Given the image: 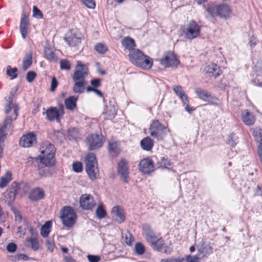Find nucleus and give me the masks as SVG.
<instances>
[{
	"label": "nucleus",
	"instance_id": "nucleus-1",
	"mask_svg": "<svg viewBox=\"0 0 262 262\" xmlns=\"http://www.w3.org/2000/svg\"><path fill=\"white\" fill-rule=\"evenodd\" d=\"M88 74L89 71L87 67L80 61H77L75 71L72 76V80L74 82L72 88L74 93L82 94L84 92L85 85L87 84L85 78Z\"/></svg>",
	"mask_w": 262,
	"mask_h": 262
},
{
	"label": "nucleus",
	"instance_id": "nucleus-2",
	"mask_svg": "<svg viewBox=\"0 0 262 262\" xmlns=\"http://www.w3.org/2000/svg\"><path fill=\"white\" fill-rule=\"evenodd\" d=\"M55 152L54 146L50 143L46 145L45 150L41 151V154L43 155V156L39 157L40 162L44 164L45 166L39 167L38 169V173L40 177H46L52 174L53 171L50 167L53 166L55 163Z\"/></svg>",
	"mask_w": 262,
	"mask_h": 262
},
{
	"label": "nucleus",
	"instance_id": "nucleus-3",
	"mask_svg": "<svg viewBox=\"0 0 262 262\" xmlns=\"http://www.w3.org/2000/svg\"><path fill=\"white\" fill-rule=\"evenodd\" d=\"M85 162V169L89 178L92 181L96 180L99 174V170L95 154L89 153L86 156Z\"/></svg>",
	"mask_w": 262,
	"mask_h": 262
},
{
	"label": "nucleus",
	"instance_id": "nucleus-4",
	"mask_svg": "<svg viewBox=\"0 0 262 262\" xmlns=\"http://www.w3.org/2000/svg\"><path fill=\"white\" fill-rule=\"evenodd\" d=\"M150 135L158 141L164 139L169 130L161 123L158 120H154L150 124L149 128Z\"/></svg>",
	"mask_w": 262,
	"mask_h": 262
},
{
	"label": "nucleus",
	"instance_id": "nucleus-5",
	"mask_svg": "<svg viewBox=\"0 0 262 262\" xmlns=\"http://www.w3.org/2000/svg\"><path fill=\"white\" fill-rule=\"evenodd\" d=\"M60 219L64 226L72 227L76 220V213L73 208L70 206L62 207L60 211Z\"/></svg>",
	"mask_w": 262,
	"mask_h": 262
},
{
	"label": "nucleus",
	"instance_id": "nucleus-6",
	"mask_svg": "<svg viewBox=\"0 0 262 262\" xmlns=\"http://www.w3.org/2000/svg\"><path fill=\"white\" fill-rule=\"evenodd\" d=\"M182 32L185 38L192 40L200 35L201 28L195 21L191 20L186 25V28L183 29Z\"/></svg>",
	"mask_w": 262,
	"mask_h": 262
},
{
	"label": "nucleus",
	"instance_id": "nucleus-7",
	"mask_svg": "<svg viewBox=\"0 0 262 262\" xmlns=\"http://www.w3.org/2000/svg\"><path fill=\"white\" fill-rule=\"evenodd\" d=\"M179 63L177 56L172 52L165 53L160 59V64L165 68L177 67Z\"/></svg>",
	"mask_w": 262,
	"mask_h": 262
},
{
	"label": "nucleus",
	"instance_id": "nucleus-8",
	"mask_svg": "<svg viewBox=\"0 0 262 262\" xmlns=\"http://www.w3.org/2000/svg\"><path fill=\"white\" fill-rule=\"evenodd\" d=\"M87 144L90 150H96L103 144V137L97 134H91L86 138Z\"/></svg>",
	"mask_w": 262,
	"mask_h": 262
},
{
	"label": "nucleus",
	"instance_id": "nucleus-9",
	"mask_svg": "<svg viewBox=\"0 0 262 262\" xmlns=\"http://www.w3.org/2000/svg\"><path fill=\"white\" fill-rule=\"evenodd\" d=\"M94 198L90 194H82L80 198V206L85 210H91L95 206Z\"/></svg>",
	"mask_w": 262,
	"mask_h": 262
},
{
	"label": "nucleus",
	"instance_id": "nucleus-10",
	"mask_svg": "<svg viewBox=\"0 0 262 262\" xmlns=\"http://www.w3.org/2000/svg\"><path fill=\"white\" fill-rule=\"evenodd\" d=\"M118 173L125 183H128V168L127 161L122 159L118 163Z\"/></svg>",
	"mask_w": 262,
	"mask_h": 262
},
{
	"label": "nucleus",
	"instance_id": "nucleus-11",
	"mask_svg": "<svg viewBox=\"0 0 262 262\" xmlns=\"http://www.w3.org/2000/svg\"><path fill=\"white\" fill-rule=\"evenodd\" d=\"M64 39L69 46L75 47L80 44L81 35L79 33L71 32L67 34Z\"/></svg>",
	"mask_w": 262,
	"mask_h": 262
},
{
	"label": "nucleus",
	"instance_id": "nucleus-12",
	"mask_svg": "<svg viewBox=\"0 0 262 262\" xmlns=\"http://www.w3.org/2000/svg\"><path fill=\"white\" fill-rule=\"evenodd\" d=\"M140 171L144 174H149L154 170L152 160L147 158L142 160L139 163Z\"/></svg>",
	"mask_w": 262,
	"mask_h": 262
},
{
	"label": "nucleus",
	"instance_id": "nucleus-13",
	"mask_svg": "<svg viewBox=\"0 0 262 262\" xmlns=\"http://www.w3.org/2000/svg\"><path fill=\"white\" fill-rule=\"evenodd\" d=\"M30 23L28 16L23 13L19 25V31L23 39H26L29 30Z\"/></svg>",
	"mask_w": 262,
	"mask_h": 262
},
{
	"label": "nucleus",
	"instance_id": "nucleus-14",
	"mask_svg": "<svg viewBox=\"0 0 262 262\" xmlns=\"http://www.w3.org/2000/svg\"><path fill=\"white\" fill-rule=\"evenodd\" d=\"M142 229L143 235L149 243L155 241L160 236V235L156 233L151 227L147 224L144 225Z\"/></svg>",
	"mask_w": 262,
	"mask_h": 262
},
{
	"label": "nucleus",
	"instance_id": "nucleus-15",
	"mask_svg": "<svg viewBox=\"0 0 262 262\" xmlns=\"http://www.w3.org/2000/svg\"><path fill=\"white\" fill-rule=\"evenodd\" d=\"M36 142V136L33 133H29L23 136L19 140V145L24 147H29Z\"/></svg>",
	"mask_w": 262,
	"mask_h": 262
},
{
	"label": "nucleus",
	"instance_id": "nucleus-16",
	"mask_svg": "<svg viewBox=\"0 0 262 262\" xmlns=\"http://www.w3.org/2000/svg\"><path fill=\"white\" fill-rule=\"evenodd\" d=\"M19 189V184L16 182H14L10 190L5 194V197L7 199L9 205L11 204L14 201Z\"/></svg>",
	"mask_w": 262,
	"mask_h": 262
},
{
	"label": "nucleus",
	"instance_id": "nucleus-17",
	"mask_svg": "<svg viewBox=\"0 0 262 262\" xmlns=\"http://www.w3.org/2000/svg\"><path fill=\"white\" fill-rule=\"evenodd\" d=\"M113 217L119 224L123 223L125 219V213L123 209L119 206L113 207L112 210Z\"/></svg>",
	"mask_w": 262,
	"mask_h": 262
},
{
	"label": "nucleus",
	"instance_id": "nucleus-18",
	"mask_svg": "<svg viewBox=\"0 0 262 262\" xmlns=\"http://www.w3.org/2000/svg\"><path fill=\"white\" fill-rule=\"evenodd\" d=\"M204 72L210 77L216 78L221 74L220 67L216 64L211 63L206 66L204 69Z\"/></svg>",
	"mask_w": 262,
	"mask_h": 262
},
{
	"label": "nucleus",
	"instance_id": "nucleus-19",
	"mask_svg": "<svg viewBox=\"0 0 262 262\" xmlns=\"http://www.w3.org/2000/svg\"><path fill=\"white\" fill-rule=\"evenodd\" d=\"M144 54L138 49L130 51L128 55L132 62L137 66H139L141 63L142 59L144 58Z\"/></svg>",
	"mask_w": 262,
	"mask_h": 262
},
{
	"label": "nucleus",
	"instance_id": "nucleus-20",
	"mask_svg": "<svg viewBox=\"0 0 262 262\" xmlns=\"http://www.w3.org/2000/svg\"><path fill=\"white\" fill-rule=\"evenodd\" d=\"M231 12L230 7L225 4H221L217 5V16L220 18H226L228 17Z\"/></svg>",
	"mask_w": 262,
	"mask_h": 262
},
{
	"label": "nucleus",
	"instance_id": "nucleus-21",
	"mask_svg": "<svg viewBox=\"0 0 262 262\" xmlns=\"http://www.w3.org/2000/svg\"><path fill=\"white\" fill-rule=\"evenodd\" d=\"M195 92L199 98L204 101L210 102L216 99L215 97L212 95L210 93L201 88L195 89Z\"/></svg>",
	"mask_w": 262,
	"mask_h": 262
},
{
	"label": "nucleus",
	"instance_id": "nucleus-22",
	"mask_svg": "<svg viewBox=\"0 0 262 262\" xmlns=\"http://www.w3.org/2000/svg\"><path fill=\"white\" fill-rule=\"evenodd\" d=\"M44 196V190L39 187H36L31 191L29 198L32 201H37L43 199Z\"/></svg>",
	"mask_w": 262,
	"mask_h": 262
},
{
	"label": "nucleus",
	"instance_id": "nucleus-23",
	"mask_svg": "<svg viewBox=\"0 0 262 262\" xmlns=\"http://www.w3.org/2000/svg\"><path fill=\"white\" fill-rule=\"evenodd\" d=\"M43 114L46 115V118L49 121H53L56 119L57 121H59L60 120L59 112L56 107H51L46 112H43Z\"/></svg>",
	"mask_w": 262,
	"mask_h": 262
},
{
	"label": "nucleus",
	"instance_id": "nucleus-24",
	"mask_svg": "<svg viewBox=\"0 0 262 262\" xmlns=\"http://www.w3.org/2000/svg\"><path fill=\"white\" fill-rule=\"evenodd\" d=\"M242 119L247 125H252L254 124L255 119L254 116L247 110L242 112Z\"/></svg>",
	"mask_w": 262,
	"mask_h": 262
},
{
	"label": "nucleus",
	"instance_id": "nucleus-25",
	"mask_svg": "<svg viewBox=\"0 0 262 262\" xmlns=\"http://www.w3.org/2000/svg\"><path fill=\"white\" fill-rule=\"evenodd\" d=\"M79 130L77 127H71L67 130V137L70 140H77L80 138Z\"/></svg>",
	"mask_w": 262,
	"mask_h": 262
},
{
	"label": "nucleus",
	"instance_id": "nucleus-26",
	"mask_svg": "<svg viewBox=\"0 0 262 262\" xmlns=\"http://www.w3.org/2000/svg\"><path fill=\"white\" fill-rule=\"evenodd\" d=\"M78 100V97L72 96L66 98L64 100V104L68 110H73L76 106V102Z\"/></svg>",
	"mask_w": 262,
	"mask_h": 262
},
{
	"label": "nucleus",
	"instance_id": "nucleus-27",
	"mask_svg": "<svg viewBox=\"0 0 262 262\" xmlns=\"http://www.w3.org/2000/svg\"><path fill=\"white\" fill-rule=\"evenodd\" d=\"M140 145L143 149L149 151L152 149L154 146L153 141L149 137H146L141 140L140 141Z\"/></svg>",
	"mask_w": 262,
	"mask_h": 262
},
{
	"label": "nucleus",
	"instance_id": "nucleus-28",
	"mask_svg": "<svg viewBox=\"0 0 262 262\" xmlns=\"http://www.w3.org/2000/svg\"><path fill=\"white\" fill-rule=\"evenodd\" d=\"M198 252L199 254H202L203 257H207L212 252V248L209 245L206 243H203L201 246L199 248Z\"/></svg>",
	"mask_w": 262,
	"mask_h": 262
},
{
	"label": "nucleus",
	"instance_id": "nucleus-29",
	"mask_svg": "<svg viewBox=\"0 0 262 262\" xmlns=\"http://www.w3.org/2000/svg\"><path fill=\"white\" fill-rule=\"evenodd\" d=\"M149 244L154 250L161 251L163 247L164 242L162 238L159 236L155 241L151 242Z\"/></svg>",
	"mask_w": 262,
	"mask_h": 262
},
{
	"label": "nucleus",
	"instance_id": "nucleus-30",
	"mask_svg": "<svg viewBox=\"0 0 262 262\" xmlns=\"http://www.w3.org/2000/svg\"><path fill=\"white\" fill-rule=\"evenodd\" d=\"M122 46L126 49L132 51L134 50L135 43L134 39L130 37H126L122 41Z\"/></svg>",
	"mask_w": 262,
	"mask_h": 262
},
{
	"label": "nucleus",
	"instance_id": "nucleus-31",
	"mask_svg": "<svg viewBox=\"0 0 262 262\" xmlns=\"http://www.w3.org/2000/svg\"><path fill=\"white\" fill-rule=\"evenodd\" d=\"M52 224L51 221H47L41 227L40 229V234L43 237H47L51 231Z\"/></svg>",
	"mask_w": 262,
	"mask_h": 262
},
{
	"label": "nucleus",
	"instance_id": "nucleus-32",
	"mask_svg": "<svg viewBox=\"0 0 262 262\" xmlns=\"http://www.w3.org/2000/svg\"><path fill=\"white\" fill-rule=\"evenodd\" d=\"M141 63L138 67L144 69H150L152 65V59L149 56L144 55Z\"/></svg>",
	"mask_w": 262,
	"mask_h": 262
},
{
	"label": "nucleus",
	"instance_id": "nucleus-33",
	"mask_svg": "<svg viewBox=\"0 0 262 262\" xmlns=\"http://www.w3.org/2000/svg\"><path fill=\"white\" fill-rule=\"evenodd\" d=\"M32 63V53L31 52L27 53L23 60V69L27 70Z\"/></svg>",
	"mask_w": 262,
	"mask_h": 262
},
{
	"label": "nucleus",
	"instance_id": "nucleus-34",
	"mask_svg": "<svg viewBox=\"0 0 262 262\" xmlns=\"http://www.w3.org/2000/svg\"><path fill=\"white\" fill-rule=\"evenodd\" d=\"M108 150L113 156H118L120 152V149L118 147L117 142H115L109 143Z\"/></svg>",
	"mask_w": 262,
	"mask_h": 262
},
{
	"label": "nucleus",
	"instance_id": "nucleus-35",
	"mask_svg": "<svg viewBox=\"0 0 262 262\" xmlns=\"http://www.w3.org/2000/svg\"><path fill=\"white\" fill-rule=\"evenodd\" d=\"M157 159V164L159 167L167 168L168 166H170V162L167 158L163 156H160Z\"/></svg>",
	"mask_w": 262,
	"mask_h": 262
},
{
	"label": "nucleus",
	"instance_id": "nucleus-36",
	"mask_svg": "<svg viewBox=\"0 0 262 262\" xmlns=\"http://www.w3.org/2000/svg\"><path fill=\"white\" fill-rule=\"evenodd\" d=\"M96 215L97 217L100 220L102 219L106 216V211L102 204L98 205L96 210Z\"/></svg>",
	"mask_w": 262,
	"mask_h": 262
},
{
	"label": "nucleus",
	"instance_id": "nucleus-37",
	"mask_svg": "<svg viewBox=\"0 0 262 262\" xmlns=\"http://www.w3.org/2000/svg\"><path fill=\"white\" fill-rule=\"evenodd\" d=\"M44 53L46 58L49 61L53 62L57 61V57L55 56L54 52H53L49 48L45 47L44 49Z\"/></svg>",
	"mask_w": 262,
	"mask_h": 262
},
{
	"label": "nucleus",
	"instance_id": "nucleus-38",
	"mask_svg": "<svg viewBox=\"0 0 262 262\" xmlns=\"http://www.w3.org/2000/svg\"><path fill=\"white\" fill-rule=\"evenodd\" d=\"M26 241L29 243L28 246H30L34 251L39 249L38 241L36 237L27 238Z\"/></svg>",
	"mask_w": 262,
	"mask_h": 262
},
{
	"label": "nucleus",
	"instance_id": "nucleus-39",
	"mask_svg": "<svg viewBox=\"0 0 262 262\" xmlns=\"http://www.w3.org/2000/svg\"><path fill=\"white\" fill-rule=\"evenodd\" d=\"M12 179V174L10 171H7L5 177H2L0 180V188L5 187Z\"/></svg>",
	"mask_w": 262,
	"mask_h": 262
},
{
	"label": "nucleus",
	"instance_id": "nucleus-40",
	"mask_svg": "<svg viewBox=\"0 0 262 262\" xmlns=\"http://www.w3.org/2000/svg\"><path fill=\"white\" fill-rule=\"evenodd\" d=\"M253 136L255 140L259 143V145H262V129H254L253 130Z\"/></svg>",
	"mask_w": 262,
	"mask_h": 262
},
{
	"label": "nucleus",
	"instance_id": "nucleus-41",
	"mask_svg": "<svg viewBox=\"0 0 262 262\" xmlns=\"http://www.w3.org/2000/svg\"><path fill=\"white\" fill-rule=\"evenodd\" d=\"M17 69L16 68H12L10 66L7 67L6 73L10 77L11 79H13L17 77Z\"/></svg>",
	"mask_w": 262,
	"mask_h": 262
},
{
	"label": "nucleus",
	"instance_id": "nucleus-42",
	"mask_svg": "<svg viewBox=\"0 0 262 262\" xmlns=\"http://www.w3.org/2000/svg\"><path fill=\"white\" fill-rule=\"evenodd\" d=\"M227 142L231 146L234 147L238 143V137L234 133L230 134L228 138Z\"/></svg>",
	"mask_w": 262,
	"mask_h": 262
},
{
	"label": "nucleus",
	"instance_id": "nucleus-43",
	"mask_svg": "<svg viewBox=\"0 0 262 262\" xmlns=\"http://www.w3.org/2000/svg\"><path fill=\"white\" fill-rule=\"evenodd\" d=\"M95 50L99 54H104L108 50L107 47L104 43H99L95 46Z\"/></svg>",
	"mask_w": 262,
	"mask_h": 262
},
{
	"label": "nucleus",
	"instance_id": "nucleus-44",
	"mask_svg": "<svg viewBox=\"0 0 262 262\" xmlns=\"http://www.w3.org/2000/svg\"><path fill=\"white\" fill-rule=\"evenodd\" d=\"M105 114L108 119H112L115 117L117 112L114 106H107L105 110Z\"/></svg>",
	"mask_w": 262,
	"mask_h": 262
},
{
	"label": "nucleus",
	"instance_id": "nucleus-45",
	"mask_svg": "<svg viewBox=\"0 0 262 262\" xmlns=\"http://www.w3.org/2000/svg\"><path fill=\"white\" fill-rule=\"evenodd\" d=\"M123 237L125 238V242L127 245H131L134 240L133 235L128 231L122 233Z\"/></svg>",
	"mask_w": 262,
	"mask_h": 262
},
{
	"label": "nucleus",
	"instance_id": "nucleus-46",
	"mask_svg": "<svg viewBox=\"0 0 262 262\" xmlns=\"http://www.w3.org/2000/svg\"><path fill=\"white\" fill-rule=\"evenodd\" d=\"M135 250L138 255H142L145 252V247L141 243L138 242L135 244Z\"/></svg>",
	"mask_w": 262,
	"mask_h": 262
},
{
	"label": "nucleus",
	"instance_id": "nucleus-47",
	"mask_svg": "<svg viewBox=\"0 0 262 262\" xmlns=\"http://www.w3.org/2000/svg\"><path fill=\"white\" fill-rule=\"evenodd\" d=\"M60 68L61 70H70L71 68L70 62L67 59L60 60Z\"/></svg>",
	"mask_w": 262,
	"mask_h": 262
},
{
	"label": "nucleus",
	"instance_id": "nucleus-48",
	"mask_svg": "<svg viewBox=\"0 0 262 262\" xmlns=\"http://www.w3.org/2000/svg\"><path fill=\"white\" fill-rule=\"evenodd\" d=\"M184 260L183 262H199V258L198 256H191L190 255H186L184 257H181Z\"/></svg>",
	"mask_w": 262,
	"mask_h": 262
},
{
	"label": "nucleus",
	"instance_id": "nucleus-49",
	"mask_svg": "<svg viewBox=\"0 0 262 262\" xmlns=\"http://www.w3.org/2000/svg\"><path fill=\"white\" fill-rule=\"evenodd\" d=\"M12 122V118L10 116H7L4 121L3 124L0 125V128L5 130L6 128L11 126Z\"/></svg>",
	"mask_w": 262,
	"mask_h": 262
},
{
	"label": "nucleus",
	"instance_id": "nucleus-50",
	"mask_svg": "<svg viewBox=\"0 0 262 262\" xmlns=\"http://www.w3.org/2000/svg\"><path fill=\"white\" fill-rule=\"evenodd\" d=\"M206 11L212 17H213L214 15L217 16V5L209 6L207 8Z\"/></svg>",
	"mask_w": 262,
	"mask_h": 262
},
{
	"label": "nucleus",
	"instance_id": "nucleus-51",
	"mask_svg": "<svg viewBox=\"0 0 262 262\" xmlns=\"http://www.w3.org/2000/svg\"><path fill=\"white\" fill-rule=\"evenodd\" d=\"M72 168L74 171L79 173L82 171V165L81 162H74L72 165Z\"/></svg>",
	"mask_w": 262,
	"mask_h": 262
},
{
	"label": "nucleus",
	"instance_id": "nucleus-52",
	"mask_svg": "<svg viewBox=\"0 0 262 262\" xmlns=\"http://www.w3.org/2000/svg\"><path fill=\"white\" fill-rule=\"evenodd\" d=\"M33 16L38 18H42L43 17L41 11L35 6L33 8Z\"/></svg>",
	"mask_w": 262,
	"mask_h": 262
},
{
	"label": "nucleus",
	"instance_id": "nucleus-53",
	"mask_svg": "<svg viewBox=\"0 0 262 262\" xmlns=\"http://www.w3.org/2000/svg\"><path fill=\"white\" fill-rule=\"evenodd\" d=\"M82 3L89 9H94L95 2L93 0H81Z\"/></svg>",
	"mask_w": 262,
	"mask_h": 262
},
{
	"label": "nucleus",
	"instance_id": "nucleus-54",
	"mask_svg": "<svg viewBox=\"0 0 262 262\" xmlns=\"http://www.w3.org/2000/svg\"><path fill=\"white\" fill-rule=\"evenodd\" d=\"M36 76V74L34 71H29L27 73L26 79L28 82H31Z\"/></svg>",
	"mask_w": 262,
	"mask_h": 262
},
{
	"label": "nucleus",
	"instance_id": "nucleus-55",
	"mask_svg": "<svg viewBox=\"0 0 262 262\" xmlns=\"http://www.w3.org/2000/svg\"><path fill=\"white\" fill-rule=\"evenodd\" d=\"M173 90L176 94L179 97L185 94L181 86L174 85Z\"/></svg>",
	"mask_w": 262,
	"mask_h": 262
},
{
	"label": "nucleus",
	"instance_id": "nucleus-56",
	"mask_svg": "<svg viewBox=\"0 0 262 262\" xmlns=\"http://www.w3.org/2000/svg\"><path fill=\"white\" fill-rule=\"evenodd\" d=\"M16 249L17 245L13 243H9L6 247L7 250L10 253L14 252L16 250Z\"/></svg>",
	"mask_w": 262,
	"mask_h": 262
},
{
	"label": "nucleus",
	"instance_id": "nucleus-57",
	"mask_svg": "<svg viewBox=\"0 0 262 262\" xmlns=\"http://www.w3.org/2000/svg\"><path fill=\"white\" fill-rule=\"evenodd\" d=\"M58 84V81L57 79L53 77L52 78L51 83V88H50V91L51 92H54L57 88Z\"/></svg>",
	"mask_w": 262,
	"mask_h": 262
},
{
	"label": "nucleus",
	"instance_id": "nucleus-58",
	"mask_svg": "<svg viewBox=\"0 0 262 262\" xmlns=\"http://www.w3.org/2000/svg\"><path fill=\"white\" fill-rule=\"evenodd\" d=\"M183 259L179 257L177 258H171L166 259H162L161 262H183Z\"/></svg>",
	"mask_w": 262,
	"mask_h": 262
},
{
	"label": "nucleus",
	"instance_id": "nucleus-59",
	"mask_svg": "<svg viewBox=\"0 0 262 262\" xmlns=\"http://www.w3.org/2000/svg\"><path fill=\"white\" fill-rule=\"evenodd\" d=\"M46 245L50 252H53L54 249V243L53 241L51 239H47L46 240Z\"/></svg>",
	"mask_w": 262,
	"mask_h": 262
},
{
	"label": "nucleus",
	"instance_id": "nucleus-60",
	"mask_svg": "<svg viewBox=\"0 0 262 262\" xmlns=\"http://www.w3.org/2000/svg\"><path fill=\"white\" fill-rule=\"evenodd\" d=\"M87 258L89 262H98L100 260V257L98 255H88Z\"/></svg>",
	"mask_w": 262,
	"mask_h": 262
},
{
	"label": "nucleus",
	"instance_id": "nucleus-61",
	"mask_svg": "<svg viewBox=\"0 0 262 262\" xmlns=\"http://www.w3.org/2000/svg\"><path fill=\"white\" fill-rule=\"evenodd\" d=\"M7 134L5 130L0 128V144L4 145L5 139L6 137Z\"/></svg>",
	"mask_w": 262,
	"mask_h": 262
},
{
	"label": "nucleus",
	"instance_id": "nucleus-62",
	"mask_svg": "<svg viewBox=\"0 0 262 262\" xmlns=\"http://www.w3.org/2000/svg\"><path fill=\"white\" fill-rule=\"evenodd\" d=\"M257 42V40L255 36L253 35L251 36L249 38V40L248 42V44L250 46V48L252 49L255 47Z\"/></svg>",
	"mask_w": 262,
	"mask_h": 262
},
{
	"label": "nucleus",
	"instance_id": "nucleus-63",
	"mask_svg": "<svg viewBox=\"0 0 262 262\" xmlns=\"http://www.w3.org/2000/svg\"><path fill=\"white\" fill-rule=\"evenodd\" d=\"M91 84L95 89L100 85V79L99 78H95L91 81Z\"/></svg>",
	"mask_w": 262,
	"mask_h": 262
},
{
	"label": "nucleus",
	"instance_id": "nucleus-64",
	"mask_svg": "<svg viewBox=\"0 0 262 262\" xmlns=\"http://www.w3.org/2000/svg\"><path fill=\"white\" fill-rule=\"evenodd\" d=\"M17 90V89H12L11 90V91L10 93V95H9V96L8 98V100H7V102H9V104L10 103H12L13 98L14 94L16 92Z\"/></svg>",
	"mask_w": 262,
	"mask_h": 262
}]
</instances>
